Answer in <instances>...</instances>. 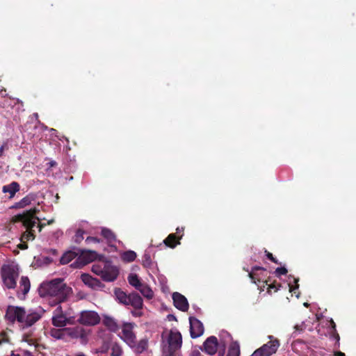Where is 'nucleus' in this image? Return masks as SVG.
Instances as JSON below:
<instances>
[{
    "label": "nucleus",
    "instance_id": "nucleus-41",
    "mask_svg": "<svg viewBox=\"0 0 356 356\" xmlns=\"http://www.w3.org/2000/svg\"><path fill=\"white\" fill-rule=\"evenodd\" d=\"M102 241V240L97 237H94V236H88L86 238V243H99Z\"/></svg>",
    "mask_w": 356,
    "mask_h": 356
},
{
    "label": "nucleus",
    "instance_id": "nucleus-54",
    "mask_svg": "<svg viewBox=\"0 0 356 356\" xmlns=\"http://www.w3.org/2000/svg\"><path fill=\"white\" fill-rule=\"evenodd\" d=\"M54 222V219H51V220H48V222H47V225H51V224H52Z\"/></svg>",
    "mask_w": 356,
    "mask_h": 356
},
{
    "label": "nucleus",
    "instance_id": "nucleus-8",
    "mask_svg": "<svg viewBox=\"0 0 356 356\" xmlns=\"http://www.w3.org/2000/svg\"><path fill=\"white\" fill-rule=\"evenodd\" d=\"M100 257L97 252L92 250H82L79 257L76 261L72 264V266L81 268L83 266L99 259L101 261Z\"/></svg>",
    "mask_w": 356,
    "mask_h": 356
},
{
    "label": "nucleus",
    "instance_id": "nucleus-22",
    "mask_svg": "<svg viewBox=\"0 0 356 356\" xmlns=\"http://www.w3.org/2000/svg\"><path fill=\"white\" fill-rule=\"evenodd\" d=\"M181 236H177L176 234H170L166 238L163 240L165 246L175 248L177 245L180 244Z\"/></svg>",
    "mask_w": 356,
    "mask_h": 356
},
{
    "label": "nucleus",
    "instance_id": "nucleus-15",
    "mask_svg": "<svg viewBox=\"0 0 356 356\" xmlns=\"http://www.w3.org/2000/svg\"><path fill=\"white\" fill-rule=\"evenodd\" d=\"M172 300L175 307L181 312H186L189 308L187 299L182 294L175 292L172 293Z\"/></svg>",
    "mask_w": 356,
    "mask_h": 356
},
{
    "label": "nucleus",
    "instance_id": "nucleus-40",
    "mask_svg": "<svg viewBox=\"0 0 356 356\" xmlns=\"http://www.w3.org/2000/svg\"><path fill=\"white\" fill-rule=\"evenodd\" d=\"M108 344L107 343H104L97 350V353H106L108 350Z\"/></svg>",
    "mask_w": 356,
    "mask_h": 356
},
{
    "label": "nucleus",
    "instance_id": "nucleus-25",
    "mask_svg": "<svg viewBox=\"0 0 356 356\" xmlns=\"http://www.w3.org/2000/svg\"><path fill=\"white\" fill-rule=\"evenodd\" d=\"M52 324L56 327H65L68 323V319L65 314L53 315Z\"/></svg>",
    "mask_w": 356,
    "mask_h": 356
},
{
    "label": "nucleus",
    "instance_id": "nucleus-24",
    "mask_svg": "<svg viewBox=\"0 0 356 356\" xmlns=\"http://www.w3.org/2000/svg\"><path fill=\"white\" fill-rule=\"evenodd\" d=\"M101 234L106 240L108 244L113 243L116 241V236L115 233L108 228H102Z\"/></svg>",
    "mask_w": 356,
    "mask_h": 356
},
{
    "label": "nucleus",
    "instance_id": "nucleus-1",
    "mask_svg": "<svg viewBox=\"0 0 356 356\" xmlns=\"http://www.w3.org/2000/svg\"><path fill=\"white\" fill-rule=\"evenodd\" d=\"M38 293L40 297L48 298L49 304L54 307L68 301L73 290L63 279L56 278L41 284Z\"/></svg>",
    "mask_w": 356,
    "mask_h": 356
},
{
    "label": "nucleus",
    "instance_id": "nucleus-45",
    "mask_svg": "<svg viewBox=\"0 0 356 356\" xmlns=\"http://www.w3.org/2000/svg\"><path fill=\"white\" fill-rule=\"evenodd\" d=\"M295 332L300 333L305 330V324L302 323L300 325H296L294 326Z\"/></svg>",
    "mask_w": 356,
    "mask_h": 356
},
{
    "label": "nucleus",
    "instance_id": "nucleus-38",
    "mask_svg": "<svg viewBox=\"0 0 356 356\" xmlns=\"http://www.w3.org/2000/svg\"><path fill=\"white\" fill-rule=\"evenodd\" d=\"M287 272L288 270L285 267H279L275 269V274L277 277H280V275H286Z\"/></svg>",
    "mask_w": 356,
    "mask_h": 356
},
{
    "label": "nucleus",
    "instance_id": "nucleus-26",
    "mask_svg": "<svg viewBox=\"0 0 356 356\" xmlns=\"http://www.w3.org/2000/svg\"><path fill=\"white\" fill-rule=\"evenodd\" d=\"M31 288V282L27 276H22L19 281V289L24 296H26Z\"/></svg>",
    "mask_w": 356,
    "mask_h": 356
},
{
    "label": "nucleus",
    "instance_id": "nucleus-37",
    "mask_svg": "<svg viewBox=\"0 0 356 356\" xmlns=\"http://www.w3.org/2000/svg\"><path fill=\"white\" fill-rule=\"evenodd\" d=\"M269 282V280H265L264 284H265V285H268V292L270 293L271 289H274V291L276 292L277 291V290L279 289V287L281 286L280 284H276L275 282L273 283H268Z\"/></svg>",
    "mask_w": 356,
    "mask_h": 356
},
{
    "label": "nucleus",
    "instance_id": "nucleus-17",
    "mask_svg": "<svg viewBox=\"0 0 356 356\" xmlns=\"http://www.w3.org/2000/svg\"><path fill=\"white\" fill-rule=\"evenodd\" d=\"M118 276V270L117 269V268L114 266H111L110 264L108 263L101 277L102 278L103 280L106 282H113L117 279Z\"/></svg>",
    "mask_w": 356,
    "mask_h": 356
},
{
    "label": "nucleus",
    "instance_id": "nucleus-5",
    "mask_svg": "<svg viewBox=\"0 0 356 356\" xmlns=\"http://www.w3.org/2000/svg\"><path fill=\"white\" fill-rule=\"evenodd\" d=\"M270 341L255 350L250 356H270L275 354L280 346V341L273 337L268 336Z\"/></svg>",
    "mask_w": 356,
    "mask_h": 356
},
{
    "label": "nucleus",
    "instance_id": "nucleus-16",
    "mask_svg": "<svg viewBox=\"0 0 356 356\" xmlns=\"http://www.w3.org/2000/svg\"><path fill=\"white\" fill-rule=\"evenodd\" d=\"M219 343L218 339L215 336L208 337L203 343V350L208 355H214L218 348Z\"/></svg>",
    "mask_w": 356,
    "mask_h": 356
},
{
    "label": "nucleus",
    "instance_id": "nucleus-43",
    "mask_svg": "<svg viewBox=\"0 0 356 356\" xmlns=\"http://www.w3.org/2000/svg\"><path fill=\"white\" fill-rule=\"evenodd\" d=\"M266 257L270 260L272 262L275 263V264H279L280 263L278 262L277 259L273 257V254L268 252V251H266Z\"/></svg>",
    "mask_w": 356,
    "mask_h": 356
},
{
    "label": "nucleus",
    "instance_id": "nucleus-57",
    "mask_svg": "<svg viewBox=\"0 0 356 356\" xmlns=\"http://www.w3.org/2000/svg\"><path fill=\"white\" fill-rule=\"evenodd\" d=\"M76 356H86V355L83 353H79Z\"/></svg>",
    "mask_w": 356,
    "mask_h": 356
},
{
    "label": "nucleus",
    "instance_id": "nucleus-12",
    "mask_svg": "<svg viewBox=\"0 0 356 356\" xmlns=\"http://www.w3.org/2000/svg\"><path fill=\"white\" fill-rule=\"evenodd\" d=\"M189 322L191 337L193 339L200 337L204 332L202 323L195 317H190Z\"/></svg>",
    "mask_w": 356,
    "mask_h": 356
},
{
    "label": "nucleus",
    "instance_id": "nucleus-30",
    "mask_svg": "<svg viewBox=\"0 0 356 356\" xmlns=\"http://www.w3.org/2000/svg\"><path fill=\"white\" fill-rule=\"evenodd\" d=\"M107 264H108L107 262H104V261H101L100 263L95 264L92 265V271L95 274L102 277V275L103 274L104 270L105 268L106 267Z\"/></svg>",
    "mask_w": 356,
    "mask_h": 356
},
{
    "label": "nucleus",
    "instance_id": "nucleus-56",
    "mask_svg": "<svg viewBox=\"0 0 356 356\" xmlns=\"http://www.w3.org/2000/svg\"><path fill=\"white\" fill-rule=\"evenodd\" d=\"M3 151V146H1V147H0V153H1Z\"/></svg>",
    "mask_w": 356,
    "mask_h": 356
},
{
    "label": "nucleus",
    "instance_id": "nucleus-48",
    "mask_svg": "<svg viewBox=\"0 0 356 356\" xmlns=\"http://www.w3.org/2000/svg\"><path fill=\"white\" fill-rule=\"evenodd\" d=\"M298 281H299V279H298V278H295V279H294V282H295V284H296V286H291V284H289L290 291H293V290H295V289H298V286H299V285H298Z\"/></svg>",
    "mask_w": 356,
    "mask_h": 356
},
{
    "label": "nucleus",
    "instance_id": "nucleus-19",
    "mask_svg": "<svg viewBox=\"0 0 356 356\" xmlns=\"http://www.w3.org/2000/svg\"><path fill=\"white\" fill-rule=\"evenodd\" d=\"M35 200V195L33 193H29L23 197L20 201L15 202L11 208L13 209H23L27 206L31 204L32 202Z\"/></svg>",
    "mask_w": 356,
    "mask_h": 356
},
{
    "label": "nucleus",
    "instance_id": "nucleus-53",
    "mask_svg": "<svg viewBox=\"0 0 356 356\" xmlns=\"http://www.w3.org/2000/svg\"><path fill=\"white\" fill-rule=\"evenodd\" d=\"M334 356H346L345 353H342V352H336L334 353Z\"/></svg>",
    "mask_w": 356,
    "mask_h": 356
},
{
    "label": "nucleus",
    "instance_id": "nucleus-11",
    "mask_svg": "<svg viewBox=\"0 0 356 356\" xmlns=\"http://www.w3.org/2000/svg\"><path fill=\"white\" fill-rule=\"evenodd\" d=\"M66 340L70 339H81L82 341H85L87 339V334L84 329L81 327L76 326L73 327H65Z\"/></svg>",
    "mask_w": 356,
    "mask_h": 356
},
{
    "label": "nucleus",
    "instance_id": "nucleus-9",
    "mask_svg": "<svg viewBox=\"0 0 356 356\" xmlns=\"http://www.w3.org/2000/svg\"><path fill=\"white\" fill-rule=\"evenodd\" d=\"M135 323H124L122 327L121 339L129 346L136 340V336L134 332Z\"/></svg>",
    "mask_w": 356,
    "mask_h": 356
},
{
    "label": "nucleus",
    "instance_id": "nucleus-18",
    "mask_svg": "<svg viewBox=\"0 0 356 356\" xmlns=\"http://www.w3.org/2000/svg\"><path fill=\"white\" fill-rule=\"evenodd\" d=\"M129 347L136 354H140L146 350L148 348V340L147 339H142L139 341L136 340Z\"/></svg>",
    "mask_w": 356,
    "mask_h": 356
},
{
    "label": "nucleus",
    "instance_id": "nucleus-49",
    "mask_svg": "<svg viewBox=\"0 0 356 356\" xmlns=\"http://www.w3.org/2000/svg\"><path fill=\"white\" fill-rule=\"evenodd\" d=\"M176 235L177 236H181V237L183 236L184 235V228L181 227V228H179V227H177L176 229Z\"/></svg>",
    "mask_w": 356,
    "mask_h": 356
},
{
    "label": "nucleus",
    "instance_id": "nucleus-29",
    "mask_svg": "<svg viewBox=\"0 0 356 356\" xmlns=\"http://www.w3.org/2000/svg\"><path fill=\"white\" fill-rule=\"evenodd\" d=\"M240 346L238 342L234 341L230 343L227 356H240Z\"/></svg>",
    "mask_w": 356,
    "mask_h": 356
},
{
    "label": "nucleus",
    "instance_id": "nucleus-46",
    "mask_svg": "<svg viewBox=\"0 0 356 356\" xmlns=\"http://www.w3.org/2000/svg\"><path fill=\"white\" fill-rule=\"evenodd\" d=\"M28 244L27 242H25L24 241H20V243L17 245V248L21 250H26L28 249Z\"/></svg>",
    "mask_w": 356,
    "mask_h": 356
},
{
    "label": "nucleus",
    "instance_id": "nucleus-6",
    "mask_svg": "<svg viewBox=\"0 0 356 356\" xmlns=\"http://www.w3.org/2000/svg\"><path fill=\"white\" fill-rule=\"evenodd\" d=\"M25 314L26 311L24 308L10 305L6 309L5 318L12 323L15 321L22 323H24V317L25 316Z\"/></svg>",
    "mask_w": 356,
    "mask_h": 356
},
{
    "label": "nucleus",
    "instance_id": "nucleus-33",
    "mask_svg": "<svg viewBox=\"0 0 356 356\" xmlns=\"http://www.w3.org/2000/svg\"><path fill=\"white\" fill-rule=\"evenodd\" d=\"M65 328L63 329H52L50 331V334L52 337L56 339L66 340Z\"/></svg>",
    "mask_w": 356,
    "mask_h": 356
},
{
    "label": "nucleus",
    "instance_id": "nucleus-52",
    "mask_svg": "<svg viewBox=\"0 0 356 356\" xmlns=\"http://www.w3.org/2000/svg\"><path fill=\"white\" fill-rule=\"evenodd\" d=\"M46 225V223L38 222L37 227L38 228L39 232H41Z\"/></svg>",
    "mask_w": 356,
    "mask_h": 356
},
{
    "label": "nucleus",
    "instance_id": "nucleus-31",
    "mask_svg": "<svg viewBox=\"0 0 356 356\" xmlns=\"http://www.w3.org/2000/svg\"><path fill=\"white\" fill-rule=\"evenodd\" d=\"M129 284L135 287L137 290L143 284L136 274H131L128 277Z\"/></svg>",
    "mask_w": 356,
    "mask_h": 356
},
{
    "label": "nucleus",
    "instance_id": "nucleus-47",
    "mask_svg": "<svg viewBox=\"0 0 356 356\" xmlns=\"http://www.w3.org/2000/svg\"><path fill=\"white\" fill-rule=\"evenodd\" d=\"M58 314H60V315L64 314L63 308L60 305H58L54 312V315H58Z\"/></svg>",
    "mask_w": 356,
    "mask_h": 356
},
{
    "label": "nucleus",
    "instance_id": "nucleus-14",
    "mask_svg": "<svg viewBox=\"0 0 356 356\" xmlns=\"http://www.w3.org/2000/svg\"><path fill=\"white\" fill-rule=\"evenodd\" d=\"M81 280L86 285L94 290L100 289L104 287V284H102L99 280L93 277L87 273H83L81 275Z\"/></svg>",
    "mask_w": 356,
    "mask_h": 356
},
{
    "label": "nucleus",
    "instance_id": "nucleus-28",
    "mask_svg": "<svg viewBox=\"0 0 356 356\" xmlns=\"http://www.w3.org/2000/svg\"><path fill=\"white\" fill-rule=\"evenodd\" d=\"M78 255L77 252L74 251H67L60 257V262L61 264H67L72 261Z\"/></svg>",
    "mask_w": 356,
    "mask_h": 356
},
{
    "label": "nucleus",
    "instance_id": "nucleus-42",
    "mask_svg": "<svg viewBox=\"0 0 356 356\" xmlns=\"http://www.w3.org/2000/svg\"><path fill=\"white\" fill-rule=\"evenodd\" d=\"M8 342V337L6 332H0V346L2 343Z\"/></svg>",
    "mask_w": 356,
    "mask_h": 356
},
{
    "label": "nucleus",
    "instance_id": "nucleus-34",
    "mask_svg": "<svg viewBox=\"0 0 356 356\" xmlns=\"http://www.w3.org/2000/svg\"><path fill=\"white\" fill-rule=\"evenodd\" d=\"M124 353L122 346L118 343H114L111 347V356H122Z\"/></svg>",
    "mask_w": 356,
    "mask_h": 356
},
{
    "label": "nucleus",
    "instance_id": "nucleus-10",
    "mask_svg": "<svg viewBox=\"0 0 356 356\" xmlns=\"http://www.w3.org/2000/svg\"><path fill=\"white\" fill-rule=\"evenodd\" d=\"M245 270L248 272V276L253 283L259 286V283L264 282L265 275L264 274L266 273V268L255 266L252 268L250 272H249L248 269Z\"/></svg>",
    "mask_w": 356,
    "mask_h": 356
},
{
    "label": "nucleus",
    "instance_id": "nucleus-39",
    "mask_svg": "<svg viewBox=\"0 0 356 356\" xmlns=\"http://www.w3.org/2000/svg\"><path fill=\"white\" fill-rule=\"evenodd\" d=\"M330 334L331 337H332L333 339H334L336 340L335 348H339L340 337H339V334H338L337 331H335L333 332H330Z\"/></svg>",
    "mask_w": 356,
    "mask_h": 356
},
{
    "label": "nucleus",
    "instance_id": "nucleus-50",
    "mask_svg": "<svg viewBox=\"0 0 356 356\" xmlns=\"http://www.w3.org/2000/svg\"><path fill=\"white\" fill-rule=\"evenodd\" d=\"M330 326H331L330 332H333L337 331L336 324H335L334 321L332 319L330 320Z\"/></svg>",
    "mask_w": 356,
    "mask_h": 356
},
{
    "label": "nucleus",
    "instance_id": "nucleus-36",
    "mask_svg": "<svg viewBox=\"0 0 356 356\" xmlns=\"http://www.w3.org/2000/svg\"><path fill=\"white\" fill-rule=\"evenodd\" d=\"M142 265L144 268H150L153 265L151 256L149 253H145L142 257Z\"/></svg>",
    "mask_w": 356,
    "mask_h": 356
},
{
    "label": "nucleus",
    "instance_id": "nucleus-44",
    "mask_svg": "<svg viewBox=\"0 0 356 356\" xmlns=\"http://www.w3.org/2000/svg\"><path fill=\"white\" fill-rule=\"evenodd\" d=\"M83 231L81 229H78L76 232V242H80L81 240L83 239Z\"/></svg>",
    "mask_w": 356,
    "mask_h": 356
},
{
    "label": "nucleus",
    "instance_id": "nucleus-32",
    "mask_svg": "<svg viewBox=\"0 0 356 356\" xmlns=\"http://www.w3.org/2000/svg\"><path fill=\"white\" fill-rule=\"evenodd\" d=\"M138 290L145 298L149 300L152 299L154 296L152 290L145 284H143Z\"/></svg>",
    "mask_w": 356,
    "mask_h": 356
},
{
    "label": "nucleus",
    "instance_id": "nucleus-20",
    "mask_svg": "<svg viewBox=\"0 0 356 356\" xmlns=\"http://www.w3.org/2000/svg\"><path fill=\"white\" fill-rule=\"evenodd\" d=\"M20 185L17 181H13L9 184L5 185L2 188V192L4 193H9V198L11 199L15 197L16 193L19 191Z\"/></svg>",
    "mask_w": 356,
    "mask_h": 356
},
{
    "label": "nucleus",
    "instance_id": "nucleus-7",
    "mask_svg": "<svg viewBox=\"0 0 356 356\" xmlns=\"http://www.w3.org/2000/svg\"><path fill=\"white\" fill-rule=\"evenodd\" d=\"M101 318L97 312L91 310H85L81 312L78 321L80 324L86 326H94L99 323Z\"/></svg>",
    "mask_w": 356,
    "mask_h": 356
},
{
    "label": "nucleus",
    "instance_id": "nucleus-51",
    "mask_svg": "<svg viewBox=\"0 0 356 356\" xmlns=\"http://www.w3.org/2000/svg\"><path fill=\"white\" fill-rule=\"evenodd\" d=\"M225 352V346L223 345V348L222 349L219 348L218 352V356H224Z\"/></svg>",
    "mask_w": 356,
    "mask_h": 356
},
{
    "label": "nucleus",
    "instance_id": "nucleus-35",
    "mask_svg": "<svg viewBox=\"0 0 356 356\" xmlns=\"http://www.w3.org/2000/svg\"><path fill=\"white\" fill-rule=\"evenodd\" d=\"M136 258V253L132 250H128L124 252L122 255L123 261L127 262L134 261Z\"/></svg>",
    "mask_w": 356,
    "mask_h": 356
},
{
    "label": "nucleus",
    "instance_id": "nucleus-23",
    "mask_svg": "<svg viewBox=\"0 0 356 356\" xmlns=\"http://www.w3.org/2000/svg\"><path fill=\"white\" fill-rule=\"evenodd\" d=\"M114 293L116 299L118 302L124 305L128 306V302L130 300V293L127 294L124 291H123L120 288H116L114 290Z\"/></svg>",
    "mask_w": 356,
    "mask_h": 356
},
{
    "label": "nucleus",
    "instance_id": "nucleus-55",
    "mask_svg": "<svg viewBox=\"0 0 356 356\" xmlns=\"http://www.w3.org/2000/svg\"><path fill=\"white\" fill-rule=\"evenodd\" d=\"M259 296H257V299H256V300H255V302H253L252 303H253V304H256V303H257V302H259Z\"/></svg>",
    "mask_w": 356,
    "mask_h": 356
},
{
    "label": "nucleus",
    "instance_id": "nucleus-58",
    "mask_svg": "<svg viewBox=\"0 0 356 356\" xmlns=\"http://www.w3.org/2000/svg\"><path fill=\"white\" fill-rule=\"evenodd\" d=\"M13 356H19V355H13Z\"/></svg>",
    "mask_w": 356,
    "mask_h": 356
},
{
    "label": "nucleus",
    "instance_id": "nucleus-4",
    "mask_svg": "<svg viewBox=\"0 0 356 356\" xmlns=\"http://www.w3.org/2000/svg\"><path fill=\"white\" fill-rule=\"evenodd\" d=\"M1 276L5 287L14 289L17 286V280L19 277L18 268L10 264H4L1 268Z\"/></svg>",
    "mask_w": 356,
    "mask_h": 356
},
{
    "label": "nucleus",
    "instance_id": "nucleus-21",
    "mask_svg": "<svg viewBox=\"0 0 356 356\" xmlns=\"http://www.w3.org/2000/svg\"><path fill=\"white\" fill-rule=\"evenodd\" d=\"M129 299L130 300L128 302V305H131L135 309H140L143 308V299L137 293H131Z\"/></svg>",
    "mask_w": 356,
    "mask_h": 356
},
{
    "label": "nucleus",
    "instance_id": "nucleus-27",
    "mask_svg": "<svg viewBox=\"0 0 356 356\" xmlns=\"http://www.w3.org/2000/svg\"><path fill=\"white\" fill-rule=\"evenodd\" d=\"M103 324L111 331L116 332L118 330V325L114 318L110 316H104Z\"/></svg>",
    "mask_w": 356,
    "mask_h": 356
},
{
    "label": "nucleus",
    "instance_id": "nucleus-2",
    "mask_svg": "<svg viewBox=\"0 0 356 356\" xmlns=\"http://www.w3.org/2000/svg\"><path fill=\"white\" fill-rule=\"evenodd\" d=\"M40 210L36 208H32L29 210L24 211L13 216V221L14 222H22L26 230L22 234L20 241L28 242L33 241L35 238V230L37 222L40 220L36 214Z\"/></svg>",
    "mask_w": 356,
    "mask_h": 356
},
{
    "label": "nucleus",
    "instance_id": "nucleus-13",
    "mask_svg": "<svg viewBox=\"0 0 356 356\" xmlns=\"http://www.w3.org/2000/svg\"><path fill=\"white\" fill-rule=\"evenodd\" d=\"M44 314V310L39 309L37 311H33L29 312L27 315L25 314L24 317V327H29L34 325L38 322Z\"/></svg>",
    "mask_w": 356,
    "mask_h": 356
},
{
    "label": "nucleus",
    "instance_id": "nucleus-3",
    "mask_svg": "<svg viewBox=\"0 0 356 356\" xmlns=\"http://www.w3.org/2000/svg\"><path fill=\"white\" fill-rule=\"evenodd\" d=\"M182 337L177 330H170L166 341H163V356H179Z\"/></svg>",
    "mask_w": 356,
    "mask_h": 356
}]
</instances>
